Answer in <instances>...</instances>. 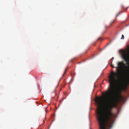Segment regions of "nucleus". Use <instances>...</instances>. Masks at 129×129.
I'll list each match as a JSON object with an SVG mask.
<instances>
[{"instance_id": "1", "label": "nucleus", "mask_w": 129, "mask_h": 129, "mask_svg": "<svg viewBox=\"0 0 129 129\" xmlns=\"http://www.w3.org/2000/svg\"><path fill=\"white\" fill-rule=\"evenodd\" d=\"M122 58L127 62L126 64L128 65L126 66L123 61L118 62L116 67H114L111 64V67L116 69L117 73L112 71L109 76L110 85L104 95L105 109L103 110L101 107L102 99L101 97H96L95 100L98 106L95 111L96 116H114L111 110L113 108L116 107V97L119 94L115 83L116 80L115 75H118L120 83L122 81L121 76H129V63H128L129 61V54L122 50Z\"/></svg>"}, {"instance_id": "2", "label": "nucleus", "mask_w": 129, "mask_h": 129, "mask_svg": "<svg viewBox=\"0 0 129 129\" xmlns=\"http://www.w3.org/2000/svg\"><path fill=\"white\" fill-rule=\"evenodd\" d=\"M108 27H109V26H108ZM108 27V26H105V28L104 29V32H105L106 30V29Z\"/></svg>"}, {"instance_id": "7", "label": "nucleus", "mask_w": 129, "mask_h": 129, "mask_svg": "<svg viewBox=\"0 0 129 129\" xmlns=\"http://www.w3.org/2000/svg\"><path fill=\"white\" fill-rule=\"evenodd\" d=\"M128 7L126 8V10Z\"/></svg>"}, {"instance_id": "6", "label": "nucleus", "mask_w": 129, "mask_h": 129, "mask_svg": "<svg viewBox=\"0 0 129 129\" xmlns=\"http://www.w3.org/2000/svg\"><path fill=\"white\" fill-rule=\"evenodd\" d=\"M121 7L122 8H124V7H123V5H122L121 6Z\"/></svg>"}, {"instance_id": "5", "label": "nucleus", "mask_w": 129, "mask_h": 129, "mask_svg": "<svg viewBox=\"0 0 129 129\" xmlns=\"http://www.w3.org/2000/svg\"><path fill=\"white\" fill-rule=\"evenodd\" d=\"M67 67L65 69V71H64V73L63 74L62 76H63L65 74V73H66V70H67Z\"/></svg>"}, {"instance_id": "4", "label": "nucleus", "mask_w": 129, "mask_h": 129, "mask_svg": "<svg viewBox=\"0 0 129 129\" xmlns=\"http://www.w3.org/2000/svg\"><path fill=\"white\" fill-rule=\"evenodd\" d=\"M124 38V37L123 35H122V38H121V39H123Z\"/></svg>"}, {"instance_id": "3", "label": "nucleus", "mask_w": 129, "mask_h": 129, "mask_svg": "<svg viewBox=\"0 0 129 129\" xmlns=\"http://www.w3.org/2000/svg\"><path fill=\"white\" fill-rule=\"evenodd\" d=\"M122 11H120L119 13L116 15V17H117L121 13H122Z\"/></svg>"}]
</instances>
